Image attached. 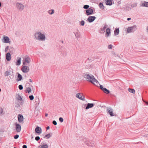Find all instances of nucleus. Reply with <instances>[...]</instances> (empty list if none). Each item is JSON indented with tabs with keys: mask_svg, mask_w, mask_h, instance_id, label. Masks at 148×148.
Segmentation results:
<instances>
[{
	"mask_svg": "<svg viewBox=\"0 0 148 148\" xmlns=\"http://www.w3.org/2000/svg\"><path fill=\"white\" fill-rule=\"evenodd\" d=\"M34 36L37 40L44 41L46 39V37L45 34L39 31H37L35 33Z\"/></svg>",
	"mask_w": 148,
	"mask_h": 148,
	"instance_id": "obj_1",
	"label": "nucleus"
},
{
	"mask_svg": "<svg viewBox=\"0 0 148 148\" xmlns=\"http://www.w3.org/2000/svg\"><path fill=\"white\" fill-rule=\"evenodd\" d=\"M88 81L95 85H98L99 84L98 81L92 75H91L90 78H89L88 80Z\"/></svg>",
	"mask_w": 148,
	"mask_h": 148,
	"instance_id": "obj_2",
	"label": "nucleus"
},
{
	"mask_svg": "<svg viewBox=\"0 0 148 148\" xmlns=\"http://www.w3.org/2000/svg\"><path fill=\"white\" fill-rule=\"evenodd\" d=\"M88 81L95 85H98L99 84L98 81L92 75H91L90 78H89L88 80Z\"/></svg>",
	"mask_w": 148,
	"mask_h": 148,
	"instance_id": "obj_3",
	"label": "nucleus"
},
{
	"mask_svg": "<svg viewBox=\"0 0 148 148\" xmlns=\"http://www.w3.org/2000/svg\"><path fill=\"white\" fill-rule=\"evenodd\" d=\"M31 59L29 56H26L23 58V65H27V64H29L31 62Z\"/></svg>",
	"mask_w": 148,
	"mask_h": 148,
	"instance_id": "obj_4",
	"label": "nucleus"
},
{
	"mask_svg": "<svg viewBox=\"0 0 148 148\" xmlns=\"http://www.w3.org/2000/svg\"><path fill=\"white\" fill-rule=\"evenodd\" d=\"M84 141L85 143L88 146H93L95 145L96 144V143L95 142L91 140L89 141L86 138L84 139Z\"/></svg>",
	"mask_w": 148,
	"mask_h": 148,
	"instance_id": "obj_5",
	"label": "nucleus"
},
{
	"mask_svg": "<svg viewBox=\"0 0 148 148\" xmlns=\"http://www.w3.org/2000/svg\"><path fill=\"white\" fill-rule=\"evenodd\" d=\"M136 29V25H134L133 26L129 27L127 28V32L128 33L134 32Z\"/></svg>",
	"mask_w": 148,
	"mask_h": 148,
	"instance_id": "obj_6",
	"label": "nucleus"
},
{
	"mask_svg": "<svg viewBox=\"0 0 148 148\" xmlns=\"http://www.w3.org/2000/svg\"><path fill=\"white\" fill-rule=\"evenodd\" d=\"M16 6L17 9L20 11L23 10L24 8V5L18 2L16 3Z\"/></svg>",
	"mask_w": 148,
	"mask_h": 148,
	"instance_id": "obj_7",
	"label": "nucleus"
},
{
	"mask_svg": "<svg viewBox=\"0 0 148 148\" xmlns=\"http://www.w3.org/2000/svg\"><path fill=\"white\" fill-rule=\"evenodd\" d=\"M85 14L87 16L92 14H93V10L92 8L90 7L86 10Z\"/></svg>",
	"mask_w": 148,
	"mask_h": 148,
	"instance_id": "obj_8",
	"label": "nucleus"
},
{
	"mask_svg": "<svg viewBox=\"0 0 148 148\" xmlns=\"http://www.w3.org/2000/svg\"><path fill=\"white\" fill-rule=\"evenodd\" d=\"M21 71L24 73H27L29 71V69L28 66H23L21 68Z\"/></svg>",
	"mask_w": 148,
	"mask_h": 148,
	"instance_id": "obj_9",
	"label": "nucleus"
},
{
	"mask_svg": "<svg viewBox=\"0 0 148 148\" xmlns=\"http://www.w3.org/2000/svg\"><path fill=\"white\" fill-rule=\"evenodd\" d=\"M96 17L95 16H90L87 18V21L89 23L93 22L96 19Z\"/></svg>",
	"mask_w": 148,
	"mask_h": 148,
	"instance_id": "obj_10",
	"label": "nucleus"
},
{
	"mask_svg": "<svg viewBox=\"0 0 148 148\" xmlns=\"http://www.w3.org/2000/svg\"><path fill=\"white\" fill-rule=\"evenodd\" d=\"M80 93H78L76 95V97L82 100L85 101V99L84 96L83 95L82 96L81 95H80Z\"/></svg>",
	"mask_w": 148,
	"mask_h": 148,
	"instance_id": "obj_11",
	"label": "nucleus"
},
{
	"mask_svg": "<svg viewBox=\"0 0 148 148\" xmlns=\"http://www.w3.org/2000/svg\"><path fill=\"white\" fill-rule=\"evenodd\" d=\"M35 131L36 133L39 134H40L42 132V129L39 127L37 126L35 129Z\"/></svg>",
	"mask_w": 148,
	"mask_h": 148,
	"instance_id": "obj_12",
	"label": "nucleus"
},
{
	"mask_svg": "<svg viewBox=\"0 0 148 148\" xmlns=\"http://www.w3.org/2000/svg\"><path fill=\"white\" fill-rule=\"evenodd\" d=\"M85 105H86L85 108V109L87 110L90 108H92L94 106V104L93 103H88V104H86Z\"/></svg>",
	"mask_w": 148,
	"mask_h": 148,
	"instance_id": "obj_13",
	"label": "nucleus"
},
{
	"mask_svg": "<svg viewBox=\"0 0 148 148\" xmlns=\"http://www.w3.org/2000/svg\"><path fill=\"white\" fill-rule=\"evenodd\" d=\"M18 121L20 122H22L23 120V116L22 114L18 115Z\"/></svg>",
	"mask_w": 148,
	"mask_h": 148,
	"instance_id": "obj_14",
	"label": "nucleus"
},
{
	"mask_svg": "<svg viewBox=\"0 0 148 148\" xmlns=\"http://www.w3.org/2000/svg\"><path fill=\"white\" fill-rule=\"evenodd\" d=\"M16 126L17 132H20L21 130V125L18 124L16 123Z\"/></svg>",
	"mask_w": 148,
	"mask_h": 148,
	"instance_id": "obj_15",
	"label": "nucleus"
},
{
	"mask_svg": "<svg viewBox=\"0 0 148 148\" xmlns=\"http://www.w3.org/2000/svg\"><path fill=\"white\" fill-rule=\"evenodd\" d=\"M74 34L75 36L77 38H78L80 37V33L79 30H77L76 32H74Z\"/></svg>",
	"mask_w": 148,
	"mask_h": 148,
	"instance_id": "obj_16",
	"label": "nucleus"
},
{
	"mask_svg": "<svg viewBox=\"0 0 148 148\" xmlns=\"http://www.w3.org/2000/svg\"><path fill=\"white\" fill-rule=\"evenodd\" d=\"M11 55L9 52L7 53L6 55V59L8 61H10L11 59Z\"/></svg>",
	"mask_w": 148,
	"mask_h": 148,
	"instance_id": "obj_17",
	"label": "nucleus"
},
{
	"mask_svg": "<svg viewBox=\"0 0 148 148\" xmlns=\"http://www.w3.org/2000/svg\"><path fill=\"white\" fill-rule=\"evenodd\" d=\"M113 0H107L106 2V4L107 5H112Z\"/></svg>",
	"mask_w": 148,
	"mask_h": 148,
	"instance_id": "obj_18",
	"label": "nucleus"
},
{
	"mask_svg": "<svg viewBox=\"0 0 148 148\" xmlns=\"http://www.w3.org/2000/svg\"><path fill=\"white\" fill-rule=\"evenodd\" d=\"M108 112L111 116H114V114H113V110L112 109L110 108H109L108 109Z\"/></svg>",
	"mask_w": 148,
	"mask_h": 148,
	"instance_id": "obj_19",
	"label": "nucleus"
},
{
	"mask_svg": "<svg viewBox=\"0 0 148 148\" xmlns=\"http://www.w3.org/2000/svg\"><path fill=\"white\" fill-rule=\"evenodd\" d=\"M3 42L5 43H10L9 38L7 36H5L3 38Z\"/></svg>",
	"mask_w": 148,
	"mask_h": 148,
	"instance_id": "obj_20",
	"label": "nucleus"
},
{
	"mask_svg": "<svg viewBox=\"0 0 148 148\" xmlns=\"http://www.w3.org/2000/svg\"><path fill=\"white\" fill-rule=\"evenodd\" d=\"M110 34V29L108 28L106 30V36H108Z\"/></svg>",
	"mask_w": 148,
	"mask_h": 148,
	"instance_id": "obj_21",
	"label": "nucleus"
},
{
	"mask_svg": "<svg viewBox=\"0 0 148 148\" xmlns=\"http://www.w3.org/2000/svg\"><path fill=\"white\" fill-rule=\"evenodd\" d=\"M21 58L20 57L18 58L16 62V65L17 66L20 65L21 63Z\"/></svg>",
	"mask_w": 148,
	"mask_h": 148,
	"instance_id": "obj_22",
	"label": "nucleus"
},
{
	"mask_svg": "<svg viewBox=\"0 0 148 148\" xmlns=\"http://www.w3.org/2000/svg\"><path fill=\"white\" fill-rule=\"evenodd\" d=\"M48 146L47 144L41 145L38 147V148H48Z\"/></svg>",
	"mask_w": 148,
	"mask_h": 148,
	"instance_id": "obj_23",
	"label": "nucleus"
},
{
	"mask_svg": "<svg viewBox=\"0 0 148 148\" xmlns=\"http://www.w3.org/2000/svg\"><path fill=\"white\" fill-rule=\"evenodd\" d=\"M119 28H116L114 31V34L116 36L119 34Z\"/></svg>",
	"mask_w": 148,
	"mask_h": 148,
	"instance_id": "obj_24",
	"label": "nucleus"
},
{
	"mask_svg": "<svg viewBox=\"0 0 148 148\" xmlns=\"http://www.w3.org/2000/svg\"><path fill=\"white\" fill-rule=\"evenodd\" d=\"M141 5L143 7H148V2L144 1L141 4Z\"/></svg>",
	"mask_w": 148,
	"mask_h": 148,
	"instance_id": "obj_25",
	"label": "nucleus"
},
{
	"mask_svg": "<svg viewBox=\"0 0 148 148\" xmlns=\"http://www.w3.org/2000/svg\"><path fill=\"white\" fill-rule=\"evenodd\" d=\"M18 76L17 77L18 79L17 80L18 81H21L22 79V76L19 73H18Z\"/></svg>",
	"mask_w": 148,
	"mask_h": 148,
	"instance_id": "obj_26",
	"label": "nucleus"
},
{
	"mask_svg": "<svg viewBox=\"0 0 148 148\" xmlns=\"http://www.w3.org/2000/svg\"><path fill=\"white\" fill-rule=\"evenodd\" d=\"M91 75L87 74H85L84 75V77L86 79H88V80L89 78H90Z\"/></svg>",
	"mask_w": 148,
	"mask_h": 148,
	"instance_id": "obj_27",
	"label": "nucleus"
},
{
	"mask_svg": "<svg viewBox=\"0 0 148 148\" xmlns=\"http://www.w3.org/2000/svg\"><path fill=\"white\" fill-rule=\"evenodd\" d=\"M16 98L17 100L18 101H21L22 100V98L21 96L18 94L16 95Z\"/></svg>",
	"mask_w": 148,
	"mask_h": 148,
	"instance_id": "obj_28",
	"label": "nucleus"
},
{
	"mask_svg": "<svg viewBox=\"0 0 148 148\" xmlns=\"http://www.w3.org/2000/svg\"><path fill=\"white\" fill-rule=\"evenodd\" d=\"M11 75V73L10 71H6L5 73V76H7L8 75Z\"/></svg>",
	"mask_w": 148,
	"mask_h": 148,
	"instance_id": "obj_29",
	"label": "nucleus"
},
{
	"mask_svg": "<svg viewBox=\"0 0 148 148\" xmlns=\"http://www.w3.org/2000/svg\"><path fill=\"white\" fill-rule=\"evenodd\" d=\"M51 136L52 134L50 135V134H47L45 136L44 138H46L47 139H48Z\"/></svg>",
	"mask_w": 148,
	"mask_h": 148,
	"instance_id": "obj_30",
	"label": "nucleus"
},
{
	"mask_svg": "<svg viewBox=\"0 0 148 148\" xmlns=\"http://www.w3.org/2000/svg\"><path fill=\"white\" fill-rule=\"evenodd\" d=\"M107 27V25L106 24H105L103 28H101V31H102L101 33H102L103 32H104L105 29L106 28V27Z\"/></svg>",
	"mask_w": 148,
	"mask_h": 148,
	"instance_id": "obj_31",
	"label": "nucleus"
},
{
	"mask_svg": "<svg viewBox=\"0 0 148 148\" xmlns=\"http://www.w3.org/2000/svg\"><path fill=\"white\" fill-rule=\"evenodd\" d=\"M103 91L104 92L106 93V94H109L110 93V91L106 89V88H104Z\"/></svg>",
	"mask_w": 148,
	"mask_h": 148,
	"instance_id": "obj_32",
	"label": "nucleus"
},
{
	"mask_svg": "<svg viewBox=\"0 0 148 148\" xmlns=\"http://www.w3.org/2000/svg\"><path fill=\"white\" fill-rule=\"evenodd\" d=\"M48 13L52 15L54 13V10L53 9H51L49 10Z\"/></svg>",
	"mask_w": 148,
	"mask_h": 148,
	"instance_id": "obj_33",
	"label": "nucleus"
},
{
	"mask_svg": "<svg viewBox=\"0 0 148 148\" xmlns=\"http://www.w3.org/2000/svg\"><path fill=\"white\" fill-rule=\"evenodd\" d=\"M99 7L100 8L104 9V6L103 4L102 3H100L99 4Z\"/></svg>",
	"mask_w": 148,
	"mask_h": 148,
	"instance_id": "obj_34",
	"label": "nucleus"
},
{
	"mask_svg": "<svg viewBox=\"0 0 148 148\" xmlns=\"http://www.w3.org/2000/svg\"><path fill=\"white\" fill-rule=\"evenodd\" d=\"M26 91V92H27L28 93H29L31 92V89L30 87H28L27 88Z\"/></svg>",
	"mask_w": 148,
	"mask_h": 148,
	"instance_id": "obj_35",
	"label": "nucleus"
},
{
	"mask_svg": "<svg viewBox=\"0 0 148 148\" xmlns=\"http://www.w3.org/2000/svg\"><path fill=\"white\" fill-rule=\"evenodd\" d=\"M128 90L130 92L132 93H134L135 92V90L134 89L128 88Z\"/></svg>",
	"mask_w": 148,
	"mask_h": 148,
	"instance_id": "obj_36",
	"label": "nucleus"
},
{
	"mask_svg": "<svg viewBox=\"0 0 148 148\" xmlns=\"http://www.w3.org/2000/svg\"><path fill=\"white\" fill-rule=\"evenodd\" d=\"M89 6L88 5H84V6L83 7V8L84 9H85L86 10H87L89 8Z\"/></svg>",
	"mask_w": 148,
	"mask_h": 148,
	"instance_id": "obj_37",
	"label": "nucleus"
},
{
	"mask_svg": "<svg viewBox=\"0 0 148 148\" xmlns=\"http://www.w3.org/2000/svg\"><path fill=\"white\" fill-rule=\"evenodd\" d=\"M85 24V21L84 20L81 21L79 23V25H80L83 26Z\"/></svg>",
	"mask_w": 148,
	"mask_h": 148,
	"instance_id": "obj_38",
	"label": "nucleus"
},
{
	"mask_svg": "<svg viewBox=\"0 0 148 148\" xmlns=\"http://www.w3.org/2000/svg\"><path fill=\"white\" fill-rule=\"evenodd\" d=\"M137 5L136 3H134L131 5V7L133 8L136 7Z\"/></svg>",
	"mask_w": 148,
	"mask_h": 148,
	"instance_id": "obj_39",
	"label": "nucleus"
},
{
	"mask_svg": "<svg viewBox=\"0 0 148 148\" xmlns=\"http://www.w3.org/2000/svg\"><path fill=\"white\" fill-rule=\"evenodd\" d=\"M29 98L31 100H32L34 99V97L33 95H31L29 96Z\"/></svg>",
	"mask_w": 148,
	"mask_h": 148,
	"instance_id": "obj_40",
	"label": "nucleus"
},
{
	"mask_svg": "<svg viewBox=\"0 0 148 148\" xmlns=\"http://www.w3.org/2000/svg\"><path fill=\"white\" fill-rule=\"evenodd\" d=\"M15 106L16 107L18 108L20 107V105L18 103H16L15 104Z\"/></svg>",
	"mask_w": 148,
	"mask_h": 148,
	"instance_id": "obj_41",
	"label": "nucleus"
},
{
	"mask_svg": "<svg viewBox=\"0 0 148 148\" xmlns=\"http://www.w3.org/2000/svg\"><path fill=\"white\" fill-rule=\"evenodd\" d=\"M18 88L19 90H22L23 89V86L22 85H20L18 86Z\"/></svg>",
	"mask_w": 148,
	"mask_h": 148,
	"instance_id": "obj_42",
	"label": "nucleus"
},
{
	"mask_svg": "<svg viewBox=\"0 0 148 148\" xmlns=\"http://www.w3.org/2000/svg\"><path fill=\"white\" fill-rule=\"evenodd\" d=\"M40 139V137L39 136H37L35 137V139L36 141H38Z\"/></svg>",
	"mask_w": 148,
	"mask_h": 148,
	"instance_id": "obj_43",
	"label": "nucleus"
},
{
	"mask_svg": "<svg viewBox=\"0 0 148 148\" xmlns=\"http://www.w3.org/2000/svg\"><path fill=\"white\" fill-rule=\"evenodd\" d=\"M59 120L60 122L62 123L63 121V119L62 117H60L59 118Z\"/></svg>",
	"mask_w": 148,
	"mask_h": 148,
	"instance_id": "obj_44",
	"label": "nucleus"
},
{
	"mask_svg": "<svg viewBox=\"0 0 148 148\" xmlns=\"http://www.w3.org/2000/svg\"><path fill=\"white\" fill-rule=\"evenodd\" d=\"M52 123L55 125H56L57 124V123L56 121L55 120H53L52 121Z\"/></svg>",
	"mask_w": 148,
	"mask_h": 148,
	"instance_id": "obj_45",
	"label": "nucleus"
},
{
	"mask_svg": "<svg viewBox=\"0 0 148 148\" xmlns=\"http://www.w3.org/2000/svg\"><path fill=\"white\" fill-rule=\"evenodd\" d=\"M19 135L18 134H16L14 136V138L15 139H17L19 137Z\"/></svg>",
	"mask_w": 148,
	"mask_h": 148,
	"instance_id": "obj_46",
	"label": "nucleus"
},
{
	"mask_svg": "<svg viewBox=\"0 0 148 148\" xmlns=\"http://www.w3.org/2000/svg\"><path fill=\"white\" fill-rule=\"evenodd\" d=\"M100 88L103 91L104 90V88H103V87L102 85H100Z\"/></svg>",
	"mask_w": 148,
	"mask_h": 148,
	"instance_id": "obj_47",
	"label": "nucleus"
},
{
	"mask_svg": "<svg viewBox=\"0 0 148 148\" xmlns=\"http://www.w3.org/2000/svg\"><path fill=\"white\" fill-rule=\"evenodd\" d=\"M3 112L2 109L1 108H0V114H2Z\"/></svg>",
	"mask_w": 148,
	"mask_h": 148,
	"instance_id": "obj_48",
	"label": "nucleus"
},
{
	"mask_svg": "<svg viewBox=\"0 0 148 148\" xmlns=\"http://www.w3.org/2000/svg\"><path fill=\"white\" fill-rule=\"evenodd\" d=\"M8 47H9L8 46H7L5 48V53H6L7 51V50H8Z\"/></svg>",
	"mask_w": 148,
	"mask_h": 148,
	"instance_id": "obj_49",
	"label": "nucleus"
},
{
	"mask_svg": "<svg viewBox=\"0 0 148 148\" xmlns=\"http://www.w3.org/2000/svg\"><path fill=\"white\" fill-rule=\"evenodd\" d=\"M112 45H110L108 46V48L109 49H111L112 47Z\"/></svg>",
	"mask_w": 148,
	"mask_h": 148,
	"instance_id": "obj_50",
	"label": "nucleus"
},
{
	"mask_svg": "<svg viewBox=\"0 0 148 148\" xmlns=\"http://www.w3.org/2000/svg\"><path fill=\"white\" fill-rule=\"evenodd\" d=\"M22 147L23 148H27V146L26 145H23Z\"/></svg>",
	"mask_w": 148,
	"mask_h": 148,
	"instance_id": "obj_51",
	"label": "nucleus"
},
{
	"mask_svg": "<svg viewBox=\"0 0 148 148\" xmlns=\"http://www.w3.org/2000/svg\"><path fill=\"white\" fill-rule=\"evenodd\" d=\"M131 19V18H128L127 19V21H129Z\"/></svg>",
	"mask_w": 148,
	"mask_h": 148,
	"instance_id": "obj_52",
	"label": "nucleus"
},
{
	"mask_svg": "<svg viewBox=\"0 0 148 148\" xmlns=\"http://www.w3.org/2000/svg\"><path fill=\"white\" fill-rule=\"evenodd\" d=\"M49 126H48L47 128L46 129L47 130H49Z\"/></svg>",
	"mask_w": 148,
	"mask_h": 148,
	"instance_id": "obj_53",
	"label": "nucleus"
},
{
	"mask_svg": "<svg viewBox=\"0 0 148 148\" xmlns=\"http://www.w3.org/2000/svg\"><path fill=\"white\" fill-rule=\"evenodd\" d=\"M48 115V114L47 113H46L45 114V116H46V117Z\"/></svg>",
	"mask_w": 148,
	"mask_h": 148,
	"instance_id": "obj_54",
	"label": "nucleus"
},
{
	"mask_svg": "<svg viewBox=\"0 0 148 148\" xmlns=\"http://www.w3.org/2000/svg\"><path fill=\"white\" fill-rule=\"evenodd\" d=\"M11 76H12V77H10V78H11V79H13V78H14V75H12H12H11Z\"/></svg>",
	"mask_w": 148,
	"mask_h": 148,
	"instance_id": "obj_55",
	"label": "nucleus"
},
{
	"mask_svg": "<svg viewBox=\"0 0 148 148\" xmlns=\"http://www.w3.org/2000/svg\"><path fill=\"white\" fill-rule=\"evenodd\" d=\"M29 81L30 82H32V80L31 79H29Z\"/></svg>",
	"mask_w": 148,
	"mask_h": 148,
	"instance_id": "obj_56",
	"label": "nucleus"
},
{
	"mask_svg": "<svg viewBox=\"0 0 148 148\" xmlns=\"http://www.w3.org/2000/svg\"><path fill=\"white\" fill-rule=\"evenodd\" d=\"M147 30L148 32V26L147 27Z\"/></svg>",
	"mask_w": 148,
	"mask_h": 148,
	"instance_id": "obj_57",
	"label": "nucleus"
},
{
	"mask_svg": "<svg viewBox=\"0 0 148 148\" xmlns=\"http://www.w3.org/2000/svg\"><path fill=\"white\" fill-rule=\"evenodd\" d=\"M147 104V105H148V102H145Z\"/></svg>",
	"mask_w": 148,
	"mask_h": 148,
	"instance_id": "obj_58",
	"label": "nucleus"
},
{
	"mask_svg": "<svg viewBox=\"0 0 148 148\" xmlns=\"http://www.w3.org/2000/svg\"><path fill=\"white\" fill-rule=\"evenodd\" d=\"M1 3L0 2V7H1Z\"/></svg>",
	"mask_w": 148,
	"mask_h": 148,
	"instance_id": "obj_59",
	"label": "nucleus"
},
{
	"mask_svg": "<svg viewBox=\"0 0 148 148\" xmlns=\"http://www.w3.org/2000/svg\"><path fill=\"white\" fill-rule=\"evenodd\" d=\"M90 145H91V143L92 144V143H89Z\"/></svg>",
	"mask_w": 148,
	"mask_h": 148,
	"instance_id": "obj_60",
	"label": "nucleus"
},
{
	"mask_svg": "<svg viewBox=\"0 0 148 148\" xmlns=\"http://www.w3.org/2000/svg\"><path fill=\"white\" fill-rule=\"evenodd\" d=\"M34 138L33 136H32V138Z\"/></svg>",
	"mask_w": 148,
	"mask_h": 148,
	"instance_id": "obj_61",
	"label": "nucleus"
},
{
	"mask_svg": "<svg viewBox=\"0 0 148 148\" xmlns=\"http://www.w3.org/2000/svg\"><path fill=\"white\" fill-rule=\"evenodd\" d=\"M1 88H0V92L1 91Z\"/></svg>",
	"mask_w": 148,
	"mask_h": 148,
	"instance_id": "obj_62",
	"label": "nucleus"
},
{
	"mask_svg": "<svg viewBox=\"0 0 148 148\" xmlns=\"http://www.w3.org/2000/svg\"><path fill=\"white\" fill-rule=\"evenodd\" d=\"M14 148H16V147H14Z\"/></svg>",
	"mask_w": 148,
	"mask_h": 148,
	"instance_id": "obj_63",
	"label": "nucleus"
}]
</instances>
